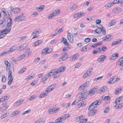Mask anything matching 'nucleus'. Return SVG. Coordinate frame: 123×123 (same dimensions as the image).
<instances>
[{
	"label": "nucleus",
	"instance_id": "nucleus-48",
	"mask_svg": "<svg viewBox=\"0 0 123 123\" xmlns=\"http://www.w3.org/2000/svg\"><path fill=\"white\" fill-rule=\"evenodd\" d=\"M102 48H101V50L102 51H105L107 49V48L104 46H101Z\"/></svg>",
	"mask_w": 123,
	"mask_h": 123
},
{
	"label": "nucleus",
	"instance_id": "nucleus-41",
	"mask_svg": "<svg viewBox=\"0 0 123 123\" xmlns=\"http://www.w3.org/2000/svg\"><path fill=\"white\" fill-rule=\"evenodd\" d=\"M97 31V33L98 34L100 33L102 31L101 27H98V28L96 29V31Z\"/></svg>",
	"mask_w": 123,
	"mask_h": 123
},
{
	"label": "nucleus",
	"instance_id": "nucleus-12",
	"mask_svg": "<svg viewBox=\"0 0 123 123\" xmlns=\"http://www.w3.org/2000/svg\"><path fill=\"white\" fill-rule=\"evenodd\" d=\"M90 111L88 113L89 116H92L97 111L94 110H90Z\"/></svg>",
	"mask_w": 123,
	"mask_h": 123
},
{
	"label": "nucleus",
	"instance_id": "nucleus-57",
	"mask_svg": "<svg viewBox=\"0 0 123 123\" xmlns=\"http://www.w3.org/2000/svg\"><path fill=\"white\" fill-rule=\"evenodd\" d=\"M113 81V79H112L111 78L108 82V83L110 84L113 83H114V82L113 81V82H112V81Z\"/></svg>",
	"mask_w": 123,
	"mask_h": 123
},
{
	"label": "nucleus",
	"instance_id": "nucleus-19",
	"mask_svg": "<svg viewBox=\"0 0 123 123\" xmlns=\"http://www.w3.org/2000/svg\"><path fill=\"white\" fill-rule=\"evenodd\" d=\"M20 16H18L17 17L15 18V19L14 20V21H15V22L20 21H23V18H20Z\"/></svg>",
	"mask_w": 123,
	"mask_h": 123
},
{
	"label": "nucleus",
	"instance_id": "nucleus-6",
	"mask_svg": "<svg viewBox=\"0 0 123 123\" xmlns=\"http://www.w3.org/2000/svg\"><path fill=\"white\" fill-rule=\"evenodd\" d=\"M10 8L11 11L13 12L15 14H16L18 13L21 10V9L19 8H13L12 6H11Z\"/></svg>",
	"mask_w": 123,
	"mask_h": 123
},
{
	"label": "nucleus",
	"instance_id": "nucleus-31",
	"mask_svg": "<svg viewBox=\"0 0 123 123\" xmlns=\"http://www.w3.org/2000/svg\"><path fill=\"white\" fill-rule=\"evenodd\" d=\"M65 69V67H61L58 69V70L60 71V72H61L64 71Z\"/></svg>",
	"mask_w": 123,
	"mask_h": 123
},
{
	"label": "nucleus",
	"instance_id": "nucleus-14",
	"mask_svg": "<svg viewBox=\"0 0 123 123\" xmlns=\"http://www.w3.org/2000/svg\"><path fill=\"white\" fill-rule=\"evenodd\" d=\"M54 86L53 85H51L47 89L46 91L47 92H50L53 90V88H54V87H53Z\"/></svg>",
	"mask_w": 123,
	"mask_h": 123
},
{
	"label": "nucleus",
	"instance_id": "nucleus-1",
	"mask_svg": "<svg viewBox=\"0 0 123 123\" xmlns=\"http://www.w3.org/2000/svg\"><path fill=\"white\" fill-rule=\"evenodd\" d=\"M9 19L10 20V21L7 23L6 26V28H7V32L8 33L9 32L11 29L12 28V19L11 18H9Z\"/></svg>",
	"mask_w": 123,
	"mask_h": 123
},
{
	"label": "nucleus",
	"instance_id": "nucleus-39",
	"mask_svg": "<svg viewBox=\"0 0 123 123\" xmlns=\"http://www.w3.org/2000/svg\"><path fill=\"white\" fill-rule=\"evenodd\" d=\"M77 7V6L75 4H74L72 6L71 8L70 9L73 10H76Z\"/></svg>",
	"mask_w": 123,
	"mask_h": 123
},
{
	"label": "nucleus",
	"instance_id": "nucleus-34",
	"mask_svg": "<svg viewBox=\"0 0 123 123\" xmlns=\"http://www.w3.org/2000/svg\"><path fill=\"white\" fill-rule=\"evenodd\" d=\"M115 20H111L110 23L109 24V25L111 26L115 24Z\"/></svg>",
	"mask_w": 123,
	"mask_h": 123
},
{
	"label": "nucleus",
	"instance_id": "nucleus-18",
	"mask_svg": "<svg viewBox=\"0 0 123 123\" xmlns=\"http://www.w3.org/2000/svg\"><path fill=\"white\" fill-rule=\"evenodd\" d=\"M122 9L119 7H117L114 9V12L115 13H118L122 11Z\"/></svg>",
	"mask_w": 123,
	"mask_h": 123
},
{
	"label": "nucleus",
	"instance_id": "nucleus-51",
	"mask_svg": "<svg viewBox=\"0 0 123 123\" xmlns=\"http://www.w3.org/2000/svg\"><path fill=\"white\" fill-rule=\"evenodd\" d=\"M87 49L86 46H84L81 49V51L82 52L85 51Z\"/></svg>",
	"mask_w": 123,
	"mask_h": 123
},
{
	"label": "nucleus",
	"instance_id": "nucleus-15",
	"mask_svg": "<svg viewBox=\"0 0 123 123\" xmlns=\"http://www.w3.org/2000/svg\"><path fill=\"white\" fill-rule=\"evenodd\" d=\"M63 120L62 117H61L60 118H58L55 120V123H62V121Z\"/></svg>",
	"mask_w": 123,
	"mask_h": 123
},
{
	"label": "nucleus",
	"instance_id": "nucleus-11",
	"mask_svg": "<svg viewBox=\"0 0 123 123\" xmlns=\"http://www.w3.org/2000/svg\"><path fill=\"white\" fill-rule=\"evenodd\" d=\"M111 35H107L103 39V40L104 41H109L111 39Z\"/></svg>",
	"mask_w": 123,
	"mask_h": 123
},
{
	"label": "nucleus",
	"instance_id": "nucleus-33",
	"mask_svg": "<svg viewBox=\"0 0 123 123\" xmlns=\"http://www.w3.org/2000/svg\"><path fill=\"white\" fill-rule=\"evenodd\" d=\"M121 1H122L121 0H115L114 1L112 2V3L113 4L119 3H121Z\"/></svg>",
	"mask_w": 123,
	"mask_h": 123
},
{
	"label": "nucleus",
	"instance_id": "nucleus-9",
	"mask_svg": "<svg viewBox=\"0 0 123 123\" xmlns=\"http://www.w3.org/2000/svg\"><path fill=\"white\" fill-rule=\"evenodd\" d=\"M88 82H86L84 83L83 85L80 86L79 87L80 89L81 90L83 89H84L88 86Z\"/></svg>",
	"mask_w": 123,
	"mask_h": 123
},
{
	"label": "nucleus",
	"instance_id": "nucleus-35",
	"mask_svg": "<svg viewBox=\"0 0 123 123\" xmlns=\"http://www.w3.org/2000/svg\"><path fill=\"white\" fill-rule=\"evenodd\" d=\"M6 65V70L7 71H12L11 70H10V64H7Z\"/></svg>",
	"mask_w": 123,
	"mask_h": 123
},
{
	"label": "nucleus",
	"instance_id": "nucleus-8",
	"mask_svg": "<svg viewBox=\"0 0 123 123\" xmlns=\"http://www.w3.org/2000/svg\"><path fill=\"white\" fill-rule=\"evenodd\" d=\"M79 56V55L78 54H75L70 57V60L71 61L75 60Z\"/></svg>",
	"mask_w": 123,
	"mask_h": 123
},
{
	"label": "nucleus",
	"instance_id": "nucleus-36",
	"mask_svg": "<svg viewBox=\"0 0 123 123\" xmlns=\"http://www.w3.org/2000/svg\"><path fill=\"white\" fill-rule=\"evenodd\" d=\"M9 113H5L3 114L1 116V117L2 119L5 118L7 116L9 115Z\"/></svg>",
	"mask_w": 123,
	"mask_h": 123
},
{
	"label": "nucleus",
	"instance_id": "nucleus-37",
	"mask_svg": "<svg viewBox=\"0 0 123 123\" xmlns=\"http://www.w3.org/2000/svg\"><path fill=\"white\" fill-rule=\"evenodd\" d=\"M113 4L112 3V2L111 3H107L106 4V5L105 6V7L106 8H107V7H109L112 6Z\"/></svg>",
	"mask_w": 123,
	"mask_h": 123
},
{
	"label": "nucleus",
	"instance_id": "nucleus-64",
	"mask_svg": "<svg viewBox=\"0 0 123 123\" xmlns=\"http://www.w3.org/2000/svg\"><path fill=\"white\" fill-rule=\"evenodd\" d=\"M119 61L120 63H123V57L119 59Z\"/></svg>",
	"mask_w": 123,
	"mask_h": 123
},
{
	"label": "nucleus",
	"instance_id": "nucleus-2",
	"mask_svg": "<svg viewBox=\"0 0 123 123\" xmlns=\"http://www.w3.org/2000/svg\"><path fill=\"white\" fill-rule=\"evenodd\" d=\"M60 11L59 10H55L52 13H51L49 15L48 18H50L52 17L55 16L56 15L60 13Z\"/></svg>",
	"mask_w": 123,
	"mask_h": 123
},
{
	"label": "nucleus",
	"instance_id": "nucleus-42",
	"mask_svg": "<svg viewBox=\"0 0 123 123\" xmlns=\"http://www.w3.org/2000/svg\"><path fill=\"white\" fill-rule=\"evenodd\" d=\"M99 103L98 101H95L92 104L94 105L96 107L97 105H98V103Z\"/></svg>",
	"mask_w": 123,
	"mask_h": 123
},
{
	"label": "nucleus",
	"instance_id": "nucleus-53",
	"mask_svg": "<svg viewBox=\"0 0 123 123\" xmlns=\"http://www.w3.org/2000/svg\"><path fill=\"white\" fill-rule=\"evenodd\" d=\"M84 41L86 43H88L91 41V39L89 38H87L85 39Z\"/></svg>",
	"mask_w": 123,
	"mask_h": 123
},
{
	"label": "nucleus",
	"instance_id": "nucleus-62",
	"mask_svg": "<svg viewBox=\"0 0 123 123\" xmlns=\"http://www.w3.org/2000/svg\"><path fill=\"white\" fill-rule=\"evenodd\" d=\"M81 64L79 63H78L76 64L75 67V68H77L80 67Z\"/></svg>",
	"mask_w": 123,
	"mask_h": 123
},
{
	"label": "nucleus",
	"instance_id": "nucleus-13",
	"mask_svg": "<svg viewBox=\"0 0 123 123\" xmlns=\"http://www.w3.org/2000/svg\"><path fill=\"white\" fill-rule=\"evenodd\" d=\"M6 21L5 20H0V26L2 27L4 26L6 24Z\"/></svg>",
	"mask_w": 123,
	"mask_h": 123
},
{
	"label": "nucleus",
	"instance_id": "nucleus-3",
	"mask_svg": "<svg viewBox=\"0 0 123 123\" xmlns=\"http://www.w3.org/2000/svg\"><path fill=\"white\" fill-rule=\"evenodd\" d=\"M41 32V30L40 29H37L34 31L32 34V35L34 36L32 37L33 39L37 38L38 37V36L37 35Z\"/></svg>",
	"mask_w": 123,
	"mask_h": 123
},
{
	"label": "nucleus",
	"instance_id": "nucleus-27",
	"mask_svg": "<svg viewBox=\"0 0 123 123\" xmlns=\"http://www.w3.org/2000/svg\"><path fill=\"white\" fill-rule=\"evenodd\" d=\"M96 107L94 105H93L92 104L89 106L88 110L89 111L90 110H92Z\"/></svg>",
	"mask_w": 123,
	"mask_h": 123
},
{
	"label": "nucleus",
	"instance_id": "nucleus-55",
	"mask_svg": "<svg viewBox=\"0 0 123 123\" xmlns=\"http://www.w3.org/2000/svg\"><path fill=\"white\" fill-rule=\"evenodd\" d=\"M109 111V108L108 107H106L104 111L105 113H108Z\"/></svg>",
	"mask_w": 123,
	"mask_h": 123
},
{
	"label": "nucleus",
	"instance_id": "nucleus-21",
	"mask_svg": "<svg viewBox=\"0 0 123 123\" xmlns=\"http://www.w3.org/2000/svg\"><path fill=\"white\" fill-rule=\"evenodd\" d=\"M118 56L117 53L113 54L112 56L111 57V59H112L113 60L116 59Z\"/></svg>",
	"mask_w": 123,
	"mask_h": 123
},
{
	"label": "nucleus",
	"instance_id": "nucleus-44",
	"mask_svg": "<svg viewBox=\"0 0 123 123\" xmlns=\"http://www.w3.org/2000/svg\"><path fill=\"white\" fill-rule=\"evenodd\" d=\"M86 104V102L84 101H82L79 104V105H80L81 106H83Z\"/></svg>",
	"mask_w": 123,
	"mask_h": 123
},
{
	"label": "nucleus",
	"instance_id": "nucleus-40",
	"mask_svg": "<svg viewBox=\"0 0 123 123\" xmlns=\"http://www.w3.org/2000/svg\"><path fill=\"white\" fill-rule=\"evenodd\" d=\"M26 68H22L18 72V73L19 74H21L23 73L24 72L25 70H26Z\"/></svg>",
	"mask_w": 123,
	"mask_h": 123
},
{
	"label": "nucleus",
	"instance_id": "nucleus-58",
	"mask_svg": "<svg viewBox=\"0 0 123 123\" xmlns=\"http://www.w3.org/2000/svg\"><path fill=\"white\" fill-rule=\"evenodd\" d=\"M98 87L97 86H96L95 87H94L92 89L93 91V92L95 93L96 92L97 90V88Z\"/></svg>",
	"mask_w": 123,
	"mask_h": 123
},
{
	"label": "nucleus",
	"instance_id": "nucleus-52",
	"mask_svg": "<svg viewBox=\"0 0 123 123\" xmlns=\"http://www.w3.org/2000/svg\"><path fill=\"white\" fill-rule=\"evenodd\" d=\"M4 76V75L2 76V77L1 81L2 82H5L6 80V79L5 76Z\"/></svg>",
	"mask_w": 123,
	"mask_h": 123
},
{
	"label": "nucleus",
	"instance_id": "nucleus-17",
	"mask_svg": "<svg viewBox=\"0 0 123 123\" xmlns=\"http://www.w3.org/2000/svg\"><path fill=\"white\" fill-rule=\"evenodd\" d=\"M107 90V87L105 86H103L99 90V92L100 93H102L103 92H104V91H106Z\"/></svg>",
	"mask_w": 123,
	"mask_h": 123
},
{
	"label": "nucleus",
	"instance_id": "nucleus-43",
	"mask_svg": "<svg viewBox=\"0 0 123 123\" xmlns=\"http://www.w3.org/2000/svg\"><path fill=\"white\" fill-rule=\"evenodd\" d=\"M56 69L53 70V72L54 74H57L59 73L60 72V71L58 70V69L56 70Z\"/></svg>",
	"mask_w": 123,
	"mask_h": 123
},
{
	"label": "nucleus",
	"instance_id": "nucleus-50",
	"mask_svg": "<svg viewBox=\"0 0 123 123\" xmlns=\"http://www.w3.org/2000/svg\"><path fill=\"white\" fill-rule=\"evenodd\" d=\"M14 47H15L14 46H13L9 50V51L12 52L13 51L15 50L16 49V48L15 47V48H13Z\"/></svg>",
	"mask_w": 123,
	"mask_h": 123
},
{
	"label": "nucleus",
	"instance_id": "nucleus-46",
	"mask_svg": "<svg viewBox=\"0 0 123 123\" xmlns=\"http://www.w3.org/2000/svg\"><path fill=\"white\" fill-rule=\"evenodd\" d=\"M68 46H67L66 47H65L63 49V51H66L68 50L69 49Z\"/></svg>",
	"mask_w": 123,
	"mask_h": 123
},
{
	"label": "nucleus",
	"instance_id": "nucleus-49",
	"mask_svg": "<svg viewBox=\"0 0 123 123\" xmlns=\"http://www.w3.org/2000/svg\"><path fill=\"white\" fill-rule=\"evenodd\" d=\"M110 97L108 96H105L104 97H103L102 99L104 100H108L110 98Z\"/></svg>",
	"mask_w": 123,
	"mask_h": 123
},
{
	"label": "nucleus",
	"instance_id": "nucleus-45",
	"mask_svg": "<svg viewBox=\"0 0 123 123\" xmlns=\"http://www.w3.org/2000/svg\"><path fill=\"white\" fill-rule=\"evenodd\" d=\"M47 94V93H44L41 94L39 96L40 98H42L44 97L45 96H46Z\"/></svg>",
	"mask_w": 123,
	"mask_h": 123
},
{
	"label": "nucleus",
	"instance_id": "nucleus-30",
	"mask_svg": "<svg viewBox=\"0 0 123 123\" xmlns=\"http://www.w3.org/2000/svg\"><path fill=\"white\" fill-rule=\"evenodd\" d=\"M46 48H45L44 49H43L41 53L43 55H44L47 53V49H46Z\"/></svg>",
	"mask_w": 123,
	"mask_h": 123
},
{
	"label": "nucleus",
	"instance_id": "nucleus-56",
	"mask_svg": "<svg viewBox=\"0 0 123 123\" xmlns=\"http://www.w3.org/2000/svg\"><path fill=\"white\" fill-rule=\"evenodd\" d=\"M67 37L68 39H69V38H70V37H71V33H69V32H68V31H67Z\"/></svg>",
	"mask_w": 123,
	"mask_h": 123
},
{
	"label": "nucleus",
	"instance_id": "nucleus-5",
	"mask_svg": "<svg viewBox=\"0 0 123 123\" xmlns=\"http://www.w3.org/2000/svg\"><path fill=\"white\" fill-rule=\"evenodd\" d=\"M92 69L91 68L88 69L86 73H85L83 76V77L84 78H86L88 76L90 75L91 73L92 72Z\"/></svg>",
	"mask_w": 123,
	"mask_h": 123
},
{
	"label": "nucleus",
	"instance_id": "nucleus-22",
	"mask_svg": "<svg viewBox=\"0 0 123 123\" xmlns=\"http://www.w3.org/2000/svg\"><path fill=\"white\" fill-rule=\"evenodd\" d=\"M70 116V115H69V114H67L64 115L61 117H62V118L63 119V120H64L68 118Z\"/></svg>",
	"mask_w": 123,
	"mask_h": 123
},
{
	"label": "nucleus",
	"instance_id": "nucleus-47",
	"mask_svg": "<svg viewBox=\"0 0 123 123\" xmlns=\"http://www.w3.org/2000/svg\"><path fill=\"white\" fill-rule=\"evenodd\" d=\"M37 97V96L35 95H33L31 97H30L29 98V100H32L34 99L35 98Z\"/></svg>",
	"mask_w": 123,
	"mask_h": 123
},
{
	"label": "nucleus",
	"instance_id": "nucleus-63",
	"mask_svg": "<svg viewBox=\"0 0 123 123\" xmlns=\"http://www.w3.org/2000/svg\"><path fill=\"white\" fill-rule=\"evenodd\" d=\"M77 13L78 14V15H79V18L81 17L83 15V13L82 12H79Z\"/></svg>",
	"mask_w": 123,
	"mask_h": 123
},
{
	"label": "nucleus",
	"instance_id": "nucleus-38",
	"mask_svg": "<svg viewBox=\"0 0 123 123\" xmlns=\"http://www.w3.org/2000/svg\"><path fill=\"white\" fill-rule=\"evenodd\" d=\"M37 122H39V123H43L44 122L45 120H44L43 118H41L40 119L37 120Z\"/></svg>",
	"mask_w": 123,
	"mask_h": 123
},
{
	"label": "nucleus",
	"instance_id": "nucleus-26",
	"mask_svg": "<svg viewBox=\"0 0 123 123\" xmlns=\"http://www.w3.org/2000/svg\"><path fill=\"white\" fill-rule=\"evenodd\" d=\"M19 112V111H16L12 112L11 115L12 117H13L18 114Z\"/></svg>",
	"mask_w": 123,
	"mask_h": 123
},
{
	"label": "nucleus",
	"instance_id": "nucleus-20",
	"mask_svg": "<svg viewBox=\"0 0 123 123\" xmlns=\"http://www.w3.org/2000/svg\"><path fill=\"white\" fill-rule=\"evenodd\" d=\"M26 45L23 44L20 45L19 47V50L21 51L25 49L26 47Z\"/></svg>",
	"mask_w": 123,
	"mask_h": 123
},
{
	"label": "nucleus",
	"instance_id": "nucleus-54",
	"mask_svg": "<svg viewBox=\"0 0 123 123\" xmlns=\"http://www.w3.org/2000/svg\"><path fill=\"white\" fill-rule=\"evenodd\" d=\"M8 32H5L3 34H0L1 37V39L5 37L6 35L8 33Z\"/></svg>",
	"mask_w": 123,
	"mask_h": 123
},
{
	"label": "nucleus",
	"instance_id": "nucleus-29",
	"mask_svg": "<svg viewBox=\"0 0 123 123\" xmlns=\"http://www.w3.org/2000/svg\"><path fill=\"white\" fill-rule=\"evenodd\" d=\"M30 49L29 48L26 49V52L25 53V54H26L27 56H28L31 53V52L30 51Z\"/></svg>",
	"mask_w": 123,
	"mask_h": 123
},
{
	"label": "nucleus",
	"instance_id": "nucleus-25",
	"mask_svg": "<svg viewBox=\"0 0 123 123\" xmlns=\"http://www.w3.org/2000/svg\"><path fill=\"white\" fill-rule=\"evenodd\" d=\"M44 7V6L43 5H41L39 7H37L36 8V9H39L40 10V11H42L43 10V8Z\"/></svg>",
	"mask_w": 123,
	"mask_h": 123
},
{
	"label": "nucleus",
	"instance_id": "nucleus-16",
	"mask_svg": "<svg viewBox=\"0 0 123 123\" xmlns=\"http://www.w3.org/2000/svg\"><path fill=\"white\" fill-rule=\"evenodd\" d=\"M23 100H20L16 102L14 104V106H16L22 103L23 102Z\"/></svg>",
	"mask_w": 123,
	"mask_h": 123
},
{
	"label": "nucleus",
	"instance_id": "nucleus-61",
	"mask_svg": "<svg viewBox=\"0 0 123 123\" xmlns=\"http://www.w3.org/2000/svg\"><path fill=\"white\" fill-rule=\"evenodd\" d=\"M95 92H93V90L92 89L91 90L90 92H89L88 93L89 95H91L93 93H94Z\"/></svg>",
	"mask_w": 123,
	"mask_h": 123
},
{
	"label": "nucleus",
	"instance_id": "nucleus-4",
	"mask_svg": "<svg viewBox=\"0 0 123 123\" xmlns=\"http://www.w3.org/2000/svg\"><path fill=\"white\" fill-rule=\"evenodd\" d=\"M12 71H10L9 72L8 79H9V80L8 82L9 85H10L13 79V77H12Z\"/></svg>",
	"mask_w": 123,
	"mask_h": 123
},
{
	"label": "nucleus",
	"instance_id": "nucleus-7",
	"mask_svg": "<svg viewBox=\"0 0 123 123\" xmlns=\"http://www.w3.org/2000/svg\"><path fill=\"white\" fill-rule=\"evenodd\" d=\"M59 108L54 110V109H49L48 110V112L50 114H54L57 112Z\"/></svg>",
	"mask_w": 123,
	"mask_h": 123
},
{
	"label": "nucleus",
	"instance_id": "nucleus-32",
	"mask_svg": "<svg viewBox=\"0 0 123 123\" xmlns=\"http://www.w3.org/2000/svg\"><path fill=\"white\" fill-rule=\"evenodd\" d=\"M42 42V40H39L37 41L34 43V44L35 46H37L38 44H40Z\"/></svg>",
	"mask_w": 123,
	"mask_h": 123
},
{
	"label": "nucleus",
	"instance_id": "nucleus-60",
	"mask_svg": "<svg viewBox=\"0 0 123 123\" xmlns=\"http://www.w3.org/2000/svg\"><path fill=\"white\" fill-rule=\"evenodd\" d=\"M73 36H72V37H70V38H69V39H68L71 43H73L74 42L73 38Z\"/></svg>",
	"mask_w": 123,
	"mask_h": 123
},
{
	"label": "nucleus",
	"instance_id": "nucleus-28",
	"mask_svg": "<svg viewBox=\"0 0 123 123\" xmlns=\"http://www.w3.org/2000/svg\"><path fill=\"white\" fill-rule=\"evenodd\" d=\"M9 106L8 105H7L5 106L2 107L1 109V111H5L8 108Z\"/></svg>",
	"mask_w": 123,
	"mask_h": 123
},
{
	"label": "nucleus",
	"instance_id": "nucleus-24",
	"mask_svg": "<svg viewBox=\"0 0 123 123\" xmlns=\"http://www.w3.org/2000/svg\"><path fill=\"white\" fill-rule=\"evenodd\" d=\"M63 42L64 44L67 46H69V44L67 42V40L64 37H63Z\"/></svg>",
	"mask_w": 123,
	"mask_h": 123
},
{
	"label": "nucleus",
	"instance_id": "nucleus-10",
	"mask_svg": "<svg viewBox=\"0 0 123 123\" xmlns=\"http://www.w3.org/2000/svg\"><path fill=\"white\" fill-rule=\"evenodd\" d=\"M106 58V56H105L102 55L98 58L97 60L98 62L101 61H104Z\"/></svg>",
	"mask_w": 123,
	"mask_h": 123
},
{
	"label": "nucleus",
	"instance_id": "nucleus-23",
	"mask_svg": "<svg viewBox=\"0 0 123 123\" xmlns=\"http://www.w3.org/2000/svg\"><path fill=\"white\" fill-rule=\"evenodd\" d=\"M101 29L102 30V34L104 35H105L106 34V31L105 29L101 25Z\"/></svg>",
	"mask_w": 123,
	"mask_h": 123
},
{
	"label": "nucleus",
	"instance_id": "nucleus-59",
	"mask_svg": "<svg viewBox=\"0 0 123 123\" xmlns=\"http://www.w3.org/2000/svg\"><path fill=\"white\" fill-rule=\"evenodd\" d=\"M67 58V56H63L61 58H60V59H61L62 61H64Z\"/></svg>",
	"mask_w": 123,
	"mask_h": 123
}]
</instances>
